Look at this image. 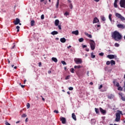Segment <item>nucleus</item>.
Returning <instances> with one entry per match:
<instances>
[{
    "mask_svg": "<svg viewBox=\"0 0 125 125\" xmlns=\"http://www.w3.org/2000/svg\"><path fill=\"white\" fill-rule=\"evenodd\" d=\"M111 37L114 41L116 42H119V41H121L123 39V36L122 34L119 32V31L115 30L113 32L111 33Z\"/></svg>",
    "mask_w": 125,
    "mask_h": 125,
    "instance_id": "1",
    "label": "nucleus"
},
{
    "mask_svg": "<svg viewBox=\"0 0 125 125\" xmlns=\"http://www.w3.org/2000/svg\"><path fill=\"white\" fill-rule=\"evenodd\" d=\"M122 114H123L122 111H118V112L116 113L115 122H119L121 120V115H122Z\"/></svg>",
    "mask_w": 125,
    "mask_h": 125,
    "instance_id": "2",
    "label": "nucleus"
},
{
    "mask_svg": "<svg viewBox=\"0 0 125 125\" xmlns=\"http://www.w3.org/2000/svg\"><path fill=\"white\" fill-rule=\"evenodd\" d=\"M89 42L91 49H92V50H94L95 49L96 46L95 42L92 40H90Z\"/></svg>",
    "mask_w": 125,
    "mask_h": 125,
    "instance_id": "3",
    "label": "nucleus"
},
{
    "mask_svg": "<svg viewBox=\"0 0 125 125\" xmlns=\"http://www.w3.org/2000/svg\"><path fill=\"white\" fill-rule=\"evenodd\" d=\"M115 16L117 17V18L120 19L121 21H125V18L122 16L121 14H119V13H116L115 14Z\"/></svg>",
    "mask_w": 125,
    "mask_h": 125,
    "instance_id": "4",
    "label": "nucleus"
},
{
    "mask_svg": "<svg viewBox=\"0 0 125 125\" xmlns=\"http://www.w3.org/2000/svg\"><path fill=\"white\" fill-rule=\"evenodd\" d=\"M74 62L76 64H82L83 60L81 58H76L74 59Z\"/></svg>",
    "mask_w": 125,
    "mask_h": 125,
    "instance_id": "5",
    "label": "nucleus"
},
{
    "mask_svg": "<svg viewBox=\"0 0 125 125\" xmlns=\"http://www.w3.org/2000/svg\"><path fill=\"white\" fill-rule=\"evenodd\" d=\"M120 5L121 7L125 8V0H121L120 2Z\"/></svg>",
    "mask_w": 125,
    "mask_h": 125,
    "instance_id": "6",
    "label": "nucleus"
},
{
    "mask_svg": "<svg viewBox=\"0 0 125 125\" xmlns=\"http://www.w3.org/2000/svg\"><path fill=\"white\" fill-rule=\"evenodd\" d=\"M78 78H83L84 75L83 72H81L77 73Z\"/></svg>",
    "mask_w": 125,
    "mask_h": 125,
    "instance_id": "7",
    "label": "nucleus"
},
{
    "mask_svg": "<svg viewBox=\"0 0 125 125\" xmlns=\"http://www.w3.org/2000/svg\"><path fill=\"white\" fill-rule=\"evenodd\" d=\"M60 121L62 122V124H66V118L65 117H61Z\"/></svg>",
    "mask_w": 125,
    "mask_h": 125,
    "instance_id": "8",
    "label": "nucleus"
},
{
    "mask_svg": "<svg viewBox=\"0 0 125 125\" xmlns=\"http://www.w3.org/2000/svg\"><path fill=\"white\" fill-rule=\"evenodd\" d=\"M116 86L118 87V90H120L121 91H123V88H122V87L120 86V83H116Z\"/></svg>",
    "mask_w": 125,
    "mask_h": 125,
    "instance_id": "9",
    "label": "nucleus"
},
{
    "mask_svg": "<svg viewBox=\"0 0 125 125\" xmlns=\"http://www.w3.org/2000/svg\"><path fill=\"white\" fill-rule=\"evenodd\" d=\"M107 57V58H109V59H114V58H117V56H115L114 55H108Z\"/></svg>",
    "mask_w": 125,
    "mask_h": 125,
    "instance_id": "10",
    "label": "nucleus"
},
{
    "mask_svg": "<svg viewBox=\"0 0 125 125\" xmlns=\"http://www.w3.org/2000/svg\"><path fill=\"white\" fill-rule=\"evenodd\" d=\"M67 2L70 9H73V4H72V1L71 0H67Z\"/></svg>",
    "mask_w": 125,
    "mask_h": 125,
    "instance_id": "11",
    "label": "nucleus"
},
{
    "mask_svg": "<svg viewBox=\"0 0 125 125\" xmlns=\"http://www.w3.org/2000/svg\"><path fill=\"white\" fill-rule=\"evenodd\" d=\"M117 27L119 29H125V25L122 24H117Z\"/></svg>",
    "mask_w": 125,
    "mask_h": 125,
    "instance_id": "12",
    "label": "nucleus"
},
{
    "mask_svg": "<svg viewBox=\"0 0 125 125\" xmlns=\"http://www.w3.org/2000/svg\"><path fill=\"white\" fill-rule=\"evenodd\" d=\"M20 22V20L18 18H16V20L13 22L15 25H18L19 22Z\"/></svg>",
    "mask_w": 125,
    "mask_h": 125,
    "instance_id": "13",
    "label": "nucleus"
},
{
    "mask_svg": "<svg viewBox=\"0 0 125 125\" xmlns=\"http://www.w3.org/2000/svg\"><path fill=\"white\" fill-rule=\"evenodd\" d=\"M98 22H99V20H98V18H97V17L94 18L93 21V24H95V23H98Z\"/></svg>",
    "mask_w": 125,
    "mask_h": 125,
    "instance_id": "14",
    "label": "nucleus"
},
{
    "mask_svg": "<svg viewBox=\"0 0 125 125\" xmlns=\"http://www.w3.org/2000/svg\"><path fill=\"white\" fill-rule=\"evenodd\" d=\"M100 111L101 113H102V114H103V115H105V114H106V110L103 109L101 107H100Z\"/></svg>",
    "mask_w": 125,
    "mask_h": 125,
    "instance_id": "15",
    "label": "nucleus"
},
{
    "mask_svg": "<svg viewBox=\"0 0 125 125\" xmlns=\"http://www.w3.org/2000/svg\"><path fill=\"white\" fill-rule=\"evenodd\" d=\"M72 34H73V35H75L76 36H78V35H79V30L72 31Z\"/></svg>",
    "mask_w": 125,
    "mask_h": 125,
    "instance_id": "16",
    "label": "nucleus"
},
{
    "mask_svg": "<svg viewBox=\"0 0 125 125\" xmlns=\"http://www.w3.org/2000/svg\"><path fill=\"white\" fill-rule=\"evenodd\" d=\"M107 98L108 99H112V98H114V95L112 94H110L107 96Z\"/></svg>",
    "mask_w": 125,
    "mask_h": 125,
    "instance_id": "17",
    "label": "nucleus"
},
{
    "mask_svg": "<svg viewBox=\"0 0 125 125\" xmlns=\"http://www.w3.org/2000/svg\"><path fill=\"white\" fill-rule=\"evenodd\" d=\"M118 0H115L114 2V7H115V8H117L118 7V4H117L118 2Z\"/></svg>",
    "mask_w": 125,
    "mask_h": 125,
    "instance_id": "18",
    "label": "nucleus"
},
{
    "mask_svg": "<svg viewBox=\"0 0 125 125\" xmlns=\"http://www.w3.org/2000/svg\"><path fill=\"white\" fill-rule=\"evenodd\" d=\"M84 35H85V36H87V37H88V38H89V39H91L92 38V36L91 34H88V33L86 32L84 33Z\"/></svg>",
    "mask_w": 125,
    "mask_h": 125,
    "instance_id": "19",
    "label": "nucleus"
},
{
    "mask_svg": "<svg viewBox=\"0 0 125 125\" xmlns=\"http://www.w3.org/2000/svg\"><path fill=\"white\" fill-rule=\"evenodd\" d=\"M60 42L64 43V42H66V39H65V38H61Z\"/></svg>",
    "mask_w": 125,
    "mask_h": 125,
    "instance_id": "20",
    "label": "nucleus"
},
{
    "mask_svg": "<svg viewBox=\"0 0 125 125\" xmlns=\"http://www.w3.org/2000/svg\"><path fill=\"white\" fill-rule=\"evenodd\" d=\"M72 118L74 120V121H77V118L76 117V115H75V113H73L72 114Z\"/></svg>",
    "mask_w": 125,
    "mask_h": 125,
    "instance_id": "21",
    "label": "nucleus"
},
{
    "mask_svg": "<svg viewBox=\"0 0 125 125\" xmlns=\"http://www.w3.org/2000/svg\"><path fill=\"white\" fill-rule=\"evenodd\" d=\"M51 35H52L53 36H55V35H57L58 34V32L56 31H54L53 32H52L51 33Z\"/></svg>",
    "mask_w": 125,
    "mask_h": 125,
    "instance_id": "22",
    "label": "nucleus"
},
{
    "mask_svg": "<svg viewBox=\"0 0 125 125\" xmlns=\"http://www.w3.org/2000/svg\"><path fill=\"white\" fill-rule=\"evenodd\" d=\"M55 26H58V25H59V20H55Z\"/></svg>",
    "mask_w": 125,
    "mask_h": 125,
    "instance_id": "23",
    "label": "nucleus"
},
{
    "mask_svg": "<svg viewBox=\"0 0 125 125\" xmlns=\"http://www.w3.org/2000/svg\"><path fill=\"white\" fill-rule=\"evenodd\" d=\"M110 64L112 66H113V65H116V62L114 60H111Z\"/></svg>",
    "mask_w": 125,
    "mask_h": 125,
    "instance_id": "24",
    "label": "nucleus"
},
{
    "mask_svg": "<svg viewBox=\"0 0 125 125\" xmlns=\"http://www.w3.org/2000/svg\"><path fill=\"white\" fill-rule=\"evenodd\" d=\"M52 61H54V62H55L56 63L58 62V60L56 58L53 57L52 58Z\"/></svg>",
    "mask_w": 125,
    "mask_h": 125,
    "instance_id": "25",
    "label": "nucleus"
},
{
    "mask_svg": "<svg viewBox=\"0 0 125 125\" xmlns=\"http://www.w3.org/2000/svg\"><path fill=\"white\" fill-rule=\"evenodd\" d=\"M30 24H31V26L32 27L35 26V21H34V20L31 21Z\"/></svg>",
    "mask_w": 125,
    "mask_h": 125,
    "instance_id": "26",
    "label": "nucleus"
},
{
    "mask_svg": "<svg viewBox=\"0 0 125 125\" xmlns=\"http://www.w3.org/2000/svg\"><path fill=\"white\" fill-rule=\"evenodd\" d=\"M101 19L102 21H106V19L105 18V17H104V16H101Z\"/></svg>",
    "mask_w": 125,
    "mask_h": 125,
    "instance_id": "27",
    "label": "nucleus"
},
{
    "mask_svg": "<svg viewBox=\"0 0 125 125\" xmlns=\"http://www.w3.org/2000/svg\"><path fill=\"white\" fill-rule=\"evenodd\" d=\"M59 1H60V0H57V3L56 4V8H58V7L59 6Z\"/></svg>",
    "mask_w": 125,
    "mask_h": 125,
    "instance_id": "28",
    "label": "nucleus"
},
{
    "mask_svg": "<svg viewBox=\"0 0 125 125\" xmlns=\"http://www.w3.org/2000/svg\"><path fill=\"white\" fill-rule=\"evenodd\" d=\"M95 111L96 114H98V115H99V109H98V108H95Z\"/></svg>",
    "mask_w": 125,
    "mask_h": 125,
    "instance_id": "29",
    "label": "nucleus"
},
{
    "mask_svg": "<svg viewBox=\"0 0 125 125\" xmlns=\"http://www.w3.org/2000/svg\"><path fill=\"white\" fill-rule=\"evenodd\" d=\"M74 71L75 69L73 68H72L70 69V72H71V73H72V74H74V73H75Z\"/></svg>",
    "mask_w": 125,
    "mask_h": 125,
    "instance_id": "30",
    "label": "nucleus"
},
{
    "mask_svg": "<svg viewBox=\"0 0 125 125\" xmlns=\"http://www.w3.org/2000/svg\"><path fill=\"white\" fill-rule=\"evenodd\" d=\"M77 68L78 69H80V68H82V66H81V65H75V66H74V68H75V69H77Z\"/></svg>",
    "mask_w": 125,
    "mask_h": 125,
    "instance_id": "31",
    "label": "nucleus"
},
{
    "mask_svg": "<svg viewBox=\"0 0 125 125\" xmlns=\"http://www.w3.org/2000/svg\"><path fill=\"white\" fill-rule=\"evenodd\" d=\"M108 18L111 22H112V14H109Z\"/></svg>",
    "mask_w": 125,
    "mask_h": 125,
    "instance_id": "32",
    "label": "nucleus"
},
{
    "mask_svg": "<svg viewBox=\"0 0 125 125\" xmlns=\"http://www.w3.org/2000/svg\"><path fill=\"white\" fill-rule=\"evenodd\" d=\"M79 42H83V38H81L79 39Z\"/></svg>",
    "mask_w": 125,
    "mask_h": 125,
    "instance_id": "33",
    "label": "nucleus"
},
{
    "mask_svg": "<svg viewBox=\"0 0 125 125\" xmlns=\"http://www.w3.org/2000/svg\"><path fill=\"white\" fill-rule=\"evenodd\" d=\"M114 46H115L116 47H119V46H120V44L118 43H115L114 44Z\"/></svg>",
    "mask_w": 125,
    "mask_h": 125,
    "instance_id": "34",
    "label": "nucleus"
},
{
    "mask_svg": "<svg viewBox=\"0 0 125 125\" xmlns=\"http://www.w3.org/2000/svg\"><path fill=\"white\" fill-rule=\"evenodd\" d=\"M91 58H94L95 57V55H93V52L91 53Z\"/></svg>",
    "mask_w": 125,
    "mask_h": 125,
    "instance_id": "35",
    "label": "nucleus"
},
{
    "mask_svg": "<svg viewBox=\"0 0 125 125\" xmlns=\"http://www.w3.org/2000/svg\"><path fill=\"white\" fill-rule=\"evenodd\" d=\"M16 29H17V32H19V31H20V26H17L16 27Z\"/></svg>",
    "mask_w": 125,
    "mask_h": 125,
    "instance_id": "36",
    "label": "nucleus"
},
{
    "mask_svg": "<svg viewBox=\"0 0 125 125\" xmlns=\"http://www.w3.org/2000/svg\"><path fill=\"white\" fill-rule=\"evenodd\" d=\"M30 104L29 103H27L26 105L27 109H29L30 108Z\"/></svg>",
    "mask_w": 125,
    "mask_h": 125,
    "instance_id": "37",
    "label": "nucleus"
},
{
    "mask_svg": "<svg viewBox=\"0 0 125 125\" xmlns=\"http://www.w3.org/2000/svg\"><path fill=\"white\" fill-rule=\"evenodd\" d=\"M41 18L42 20H43V19H44V15H42Z\"/></svg>",
    "mask_w": 125,
    "mask_h": 125,
    "instance_id": "38",
    "label": "nucleus"
},
{
    "mask_svg": "<svg viewBox=\"0 0 125 125\" xmlns=\"http://www.w3.org/2000/svg\"><path fill=\"white\" fill-rule=\"evenodd\" d=\"M61 63H62L63 64V65H66L67 63H66V62L64 61H62L61 62Z\"/></svg>",
    "mask_w": 125,
    "mask_h": 125,
    "instance_id": "39",
    "label": "nucleus"
},
{
    "mask_svg": "<svg viewBox=\"0 0 125 125\" xmlns=\"http://www.w3.org/2000/svg\"><path fill=\"white\" fill-rule=\"evenodd\" d=\"M106 65H110V64H111V62L108 61L106 62Z\"/></svg>",
    "mask_w": 125,
    "mask_h": 125,
    "instance_id": "40",
    "label": "nucleus"
},
{
    "mask_svg": "<svg viewBox=\"0 0 125 125\" xmlns=\"http://www.w3.org/2000/svg\"><path fill=\"white\" fill-rule=\"evenodd\" d=\"M22 118H26V117H27V115L25 114H23L21 115Z\"/></svg>",
    "mask_w": 125,
    "mask_h": 125,
    "instance_id": "41",
    "label": "nucleus"
},
{
    "mask_svg": "<svg viewBox=\"0 0 125 125\" xmlns=\"http://www.w3.org/2000/svg\"><path fill=\"white\" fill-rule=\"evenodd\" d=\"M121 98L123 101H125V97H123V96H121Z\"/></svg>",
    "mask_w": 125,
    "mask_h": 125,
    "instance_id": "42",
    "label": "nucleus"
},
{
    "mask_svg": "<svg viewBox=\"0 0 125 125\" xmlns=\"http://www.w3.org/2000/svg\"><path fill=\"white\" fill-rule=\"evenodd\" d=\"M54 113H56V114H59V111L58 110H54Z\"/></svg>",
    "mask_w": 125,
    "mask_h": 125,
    "instance_id": "43",
    "label": "nucleus"
},
{
    "mask_svg": "<svg viewBox=\"0 0 125 125\" xmlns=\"http://www.w3.org/2000/svg\"><path fill=\"white\" fill-rule=\"evenodd\" d=\"M70 79V75H68L65 77V80H69Z\"/></svg>",
    "mask_w": 125,
    "mask_h": 125,
    "instance_id": "44",
    "label": "nucleus"
},
{
    "mask_svg": "<svg viewBox=\"0 0 125 125\" xmlns=\"http://www.w3.org/2000/svg\"><path fill=\"white\" fill-rule=\"evenodd\" d=\"M99 55H100V56H104V53H99Z\"/></svg>",
    "mask_w": 125,
    "mask_h": 125,
    "instance_id": "45",
    "label": "nucleus"
},
{
    "mask_svg": "<svg viewBox=\"0 0 125 125\" xmlns=\"http://www.w3.org/2000/svg\"><path fill=\"white\" fill-rule=\"evenodd\" d=\"M73 89H74V88H73V87H69V90H73Z\"/></svg>",
    "mask_w": 125,
    "mask_h": 125,
    "instance_id": "46",
    "label": "nucleus"
},
{
    "mask_svg": "<svg viewBox=\"0 0 125 125\" xmlns=\"http://www.w3.org/2000/svg\"><path fill=\"white\" fill-rule=\"evenodd\" d=\"M103 87V85H100V86L99 87V89H101Z\"/></svg>",
    "mask_w": 125,
    "mask_h": 125,
    "instance_id": "47",
    "label": "nucleus"
},
{
    "mask_svg": "<svg viewBox=\"0 0 125 125\" xmlns=\"http://www.w3.org/2000/svg\"><path fill=\"white\" fill-rule=\"evenodd\" d=\"M86 74H87V77H89V71H87Z\"/></svg>",
    "mask_w": 125,
    "mask_h": 125,
    "instance_id": "48",
    "label": "nucleus"
},
{
    "mask_svg": "<svg viewBox=\"0 0 125 125\" xmlns=\"http://www.w3.org/2000/svg\"><path fill=\"white\" fill-rule=\"evenodd\" d=\"M64 15H66V16L69 15V13L68 12H65L64 13Z\"/></svg>",
    "mask_w": 125,
    "mask_h": 125,
    "instance_id": "49",
    "label": "nucleus"
},
{
    "mask_svg": "<svg viewBox=\"0 0 125 125\" xmlns=\"http://www.w3.org/2000/svg\"><path fill=\"white\" fill-rule=\"evenodd\" d=\"M86 45H82V47H83V48H85V47H86Z\"/></svg>",
    "mask_w": 125,
    "mask_h": 125,
    "instance_id": "50",
    "label": "nucleus"
},
{
    "mask_svg": "<svg viewBox=\"0 0 125 125\" xmlns=\"http://www.w3.org/2000/svg\"><path fill=\"white\" fill-rule=\"evenodd\" d=\"M5 124L6 125H11L10 124H9V123L8 122H6Z\"/></svg>",
    "mask_w": 125,
    "mask_h": 125,
    "instance_id": "51",
    "label": "nucleus"
},
{
    "mask_svg": "<svg viewBox=\"0 0 125 125\" xmlns=\"http://www.w3.org/2000/svg\"><path fill=\"white\" fill-rule=\"evenodd\" d=\"M39 67H42V62H39Z\"/></svg>",
    "mask_w": 125,
    "mask_h": 125,
    "instance_id": "52",
    "label": "nucleus"
},
{
    "mask_svg": "<svg viewBox=\"0 0 125 125\" xmlns=\"http://www.w3.org/2000/svg\"><path fill=\"white\" fill-rule=\"evenodd\" d=\"M58 28H59V30H61V29H62L61 25H58Z\"/></svg>",
    "mask_w": 125,
    "mask_h": 125,
    "instance_id": "53",
    "label": "nucleus"
},
{
    "mask_svg": "<svg viewBox=\"0 0 125 125\" xmlns=\"http://www.w3.org/2000/svg\"><path fill=\"white\" fill-rule=\"evenodd\" d=\"M41 97L42 98V100L43 101H45V100L44 99V98H42V96H41Z\"/></svg>",
    "mask_w": 125,
    "mask_h": 125,
    "instance_id": "54",
    "label": "nucleus"
},
{
    "mask_svg": "<svg viewBox=\"0 0 125 125\" xmlns=\"http://www.w3.org/2000/svg\"><path fill=\"white\" fill-rule=\"evenodd\" d=\"M21 86L22 88H24V87H25V85H21Z\"/></svg>",
    "mask_w": 125,
    "mask_h": 125,
    "instance_id": "55",
    "label": "nucleus"
},
{
    "mask_svg": "<svg viewBox=\"0 0 125 125\" xmlns=\"http://www.w3.org/2000/svg\"><path fill=\"white\" fill-rule=\"evenodd\" d=\"M113 84H114V85H116V84H117V82L116 83V82L113 81Z\"/></svg>",
    "mask_w": 125,
    "mask_h": 125,
    "instance_id": "56",
    "label": "nucleus"
},
{
    "mask_svg": "<svg viewBox=\"0 0 125 125\" xmlns=\"http://www.w3.org/2000/svg\"><path fill=\"white\" fill-rule=\"evenodd\" d=\"M85 50H86V51L88 52V51H89V48H86Z\"/></svg>",
    "mask_w": 125,
    "mask_h": 125,
    "instance_id": "57",
    "label": "nucleus"
},
{
    "mask_svg": "<svg viewBox=\"0 0 125 125\" xmlns=\"http://www.w3.org/2000/svg\"><path fill=\"white\" fill-rule=\"evenodd\" d=\"M71 47H72V46L69 45L68 46H67V48L69 49V48H71Z\"/></svg>",
    "mask_w": 125,
    "mask_h": 125,
    "instance_id": "58",
    "label": "nucleus"
},
{
    "mask_svg": "<svg viewBox=\"0 0 125 125\" xmlns=\"http://www.w3.org/2000/svg\"><path fill=\"white\" fill-rule=\"evenodd\" d=\"M97 26L98 27V28H100L101 27V25H100V24H98L97 25Z\"/></svg>",
    "mask_w": 125,
    "mask_h": 125,
    "instance_id": "59",
    "label": "nucleus"
},
{
    "mask_svg": "<svg viewBox=\"0 0 125 125\" xmlns=\"http://www.w3.org/2000/svg\"><path fill=\"white\" fill-rule=\"evenodd\" d=\"M96 2H98L100 0H94Z\"/></svg>",
    "mask_w": 125,
    "mask_h": 125,
    "instance_id": "60",
    "label": "nucleus"
},
{
    "mask_svg": "<svg viewBox=\"0 0 125 125\" xmlns=\"http://www.w3.org/2000/svg\"><path fill=\"white\" fill-rule=\"evenodd\" d=\"M15 47V45H14L12 47L11 49H13Z\"/></svg>",
    "mask_w": 125,
    "mask_h": 125,
    "instance_id": "61",
    "label": "nucleus"
},
{
    "mask_svg": "<svg viewBox=\"0 0 125 125\" xmlns=\"http://www.w3.org/2000/svg\"><path fill=\"white\" fill-rule=\"evenodd\" d=\"M51 73V70H49L48 71V74H50Z\"/></svg>",
    "mask_w": 125,
    "mask_h": 125,
    "instance_id": "62",
    "label": "nucleus"
},
{
    "mask_svg": "<svg viewBox=\"0 0 125 125\" xmlns=\"http://www.w3.org/2000/svg\"><path fill=\"white\" fill-rule=\"evenodd\" d=\"M28 122V118H26L25 119V122L27 123Z\"/></svg>",
    "mask_w": 125,
    "mask_h": 125,
    "instance_id": "63",
    "label": "nucleus"
},
{
    "mask_svg": "<svg viewBox=\"0 0 125 125\" xmlns=\"http://www.w3.org/2000/svg\"><path fill=\"white\" fill-rule=\"evenodd\" d=\"M90 84L91 85H92L93 84V83L90 82Z\"/></svg>",
    "mask_w": 125,
    "mask_h": 125,
    "instance_id": "64",
    "label": "nucleus"
}]
</instances>
